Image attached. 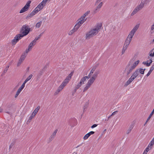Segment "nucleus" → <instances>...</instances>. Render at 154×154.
<instances>
[{"label": "nucleus", "instance_id": "53", "mask_svg": "<svg viewBox=\"0 0 154 154\" xmlns=\"http://www.w3.org/2000/svg\"><path fill=\"white\" fill-rule=\"evenodd\" d=\"M76 24H77L79 26H80L82 24L80 23L79 22H78Z\"/></svg>", "mask_w": 154, "mask_h": 154}, {"label": "nucleus", "instance_id": "11", "mask_svg": "<svg viewBox=\"0 0 154 154\" xmlns=\"http://www.w3.org/2000/svg\"><path fill=\"white\" fill-rule=\"evenodd\" d=\"M98 74V72H95L93 75L92 77L90 79L89 81L93 83L95 79H96Z\"/></svg>", "mask_w": 154, "mask_h": 154}, {"label": "nucleus", "instance_id": "40", "mask_svg": "<svg viewBox=\"0 0 154 154\" xmlns=\"http://www.w3.org/2000/svg\"><path fill=\"white\" fill-rule=\"evenodd\" d=\"M32 76V75L31 74L26 79L28 81L30 80Z\"/></svg>", "mask_w": 154, "mask_h": 154}, {"label": "nucleus", "instance_id": "56", "mask_svg": "<svg viewBox=\"0 0 154 154\" xmlns=\"http://www.w3.org/2000/svg\"><path fill=\"white\" fill-rule=\"evenodd\" d=\"M153 53L152 54V53H150L149 54V55L151 57H153L154 56V55Z\"/></svg>", "mask_w": 154, "mask_h": 154}, {"label": "nucleus", "instance_id": "47", "mask_svg": "<svg viewBox=\"0 0 154 154\" xmlns=\"http://www.w3.org/2000/svg\"><path fill=\"white\" fill-rule=\"evenodd\" d=\"M94 132L93 131H91L90 132H89L88 133V134H89V135L90 136V135H91L94 134Z\"/></svg>", "mask_w": 154, "mask_h": 154}, {"label": "nucleus", "instance_id": "15", "mask_svg": "<svg viewBox=\"0 0 154 154\" xmlns=\"http://www.w3.org/2000/svg\"><path fill=\"white\" fill-rule=\"evenodd\" d=\"M152 62V61L151 59H149L147 60L146 61H144L142 63L144 65H146V66L148 67L150 66Z\"/></svg>", "mask_w": 154, "mask_h": 154}, {"label": "nucleus", "instance_id": "28", "mask_svg": "<svg viewBox=\"0 0 154 154\" xmlns=\"http://www.w3.org/2000/svg\"><path fill=\"white\" fill-rule=\"evenodd\" d=\"M76 31L73 28L72 30H71L69 32L68 34L69 35H72L74 32H76Z\"/></svg>", "mask_w": 154, "mask_h": 154}, {"label": "nucleus", "instance_id": "38", "mask_svg": "<svg viewBox=\"0 0 154 154\" xmlns=\"http://www.w3.org/2000/svg\"><path fill=\"white\" fill-rule=\"evenodd\" d=\"M28 82V81L26 79L24 81L23 83L22 84V85H21V86L22 87H23V88H24L25 86V84Z\"/></svg>", "mask_w": 154, "mask_h": 154}, {"label": "nucleus", "instance_id": "61", "mask_svg": "<svg viewBox=\"0 0 154 154\" xmlns=\"http://www.w3.org/2000/svg\"><path fill=\"white\" fill-rule=\"evenodd\" d=\"M9 65H8V66H7L6 67V68H7V69H8V68H9Z\"/></svg>", "mask_w": 154, "mask_h": 154}, {"label": "nucleus", "instance_id": "49", "mask_svg": "<svg viewBox=\"0 0 154 154\" xmlns=\"http://www.w3.org/2000/svg\"><path fill=\"white\" fill-rule=\"evenodd\" d=\"M57 129H56L54 131V132L52 134H54V135H55V136H56V134L57 132Z\"/></svg>", "mask_w": 154, "mask_h": 154}, {"label": "nucleus", "instance_id": "3", "mask_svg": "<svg viewBox=\"0 0 154 154\" xmlns=\"http://www.w3.org/2000/svg\"><path fill=\"white\" fill-rule=\"evenodd\" d=\"M140 26V24H136L129 32L128 37L126 38L123 46L128 48L131 42L132 38L134 35L136 31L138 29Z\"/></svg>", "mask_w": 154, "mask_h": 154}, {"label": "nucleus", "instance_id": "16", "mask_svg": "<svg viewBox=\"0 0 154 154\" xmlns=\"http://www.w3.org/2000/svg\"><path fill=\"white\" fill-rule=\"evenodd\" d=\"M88 78V77L85 76L82 77L80 81V82L78 84V85H79L81 87L82 84H84V82L86 81V79H87V78Z\"/></svg>", "mask_w": 154, "mask_h": 154}, {"label": "nucleus", "instance_id": "20", "mask_svg": "<svg viewBox=\"0 0 154 154\" xmlns=\"http://www.w3.org/2000/svg\"><path fill=\"white\" fill-rule=\"evenodd\" d=\"M145 70V69H143L142 68H139V69H137L136 70V71H138V74H139V73H140L141 74H144V71Z\"/></svg>", "mask_w": 154, "mask_h": 154}, {"label": "nucleus", "instance_id": "27", "mask_svg": "<svg viewBox=\"0 0 154 154\" xmlns=\"http://www.w3.org/2000/svg\"><path fill=\"white\" fill-rule=\"evenodd\" d=\"M42 23V21L38 22L35 25L36 27L37 28H39L40 27Z\"/></svg>", "mask_w": 154, "mask_h": 154}, {"label": "nucleus", "instance_id": "4", "mask_svg": "<svg viewBox=\"0 0 154 154\" xmlns=\"http://www.w3.org/2000/svg\"><path fill=\"white\" fill-rule=\"evenodd\" d=\"M30 28L29 26L26 25H23L21 29L22 34H19L22 37L27 35L30 31Z\"/></svg>", "mask_w": 154, "mask_h": 154}, {"label": "nucleus", "instance_id": "51", "mask_svg": "<svg viewBox=\"0 0 154 154\" xmlns=\"http://www.w3.org/2000/svg\"><path fill=\"white\" fill-rule=\"evenodd\" d=\"M91 73H90L88 74V76H85V77H88V78H87V79H89V78H90L91 77Z\"/></svg>", "mask_w": 154, "mask_h": 154}, {"label": "nucleus", "instance_id": "22", "mask_svg": "<svg viewBox=\"0 0 154 154\" xmlns=\"http://www.w3.org/2000/svg\"><path fill=\"white\" fill-rule=\"evenodd\" d=\"M86 19H84L81 17L78 19V21L80 23L82 24L85 21H86Z\"/></svg>", "mask_w": 154, "mask_h": 154}, {"label": "nucleus", "instance_id": "57", "mask_svg": "<svg viewBox=\"0 0 154 154\" xmlns=\"http://www.w3.org/2000/svg\"><path fill=\"white\" fill-rule=\"evenodd\" d=\"M87 107L85 106H84V110L83 111L85 112V109H86Z\"/></svg>", "mask_w": 154, "mask_h": 154}, {"label": "nucleus", "instance_id": "30", "mask_svg": "<svg viewBox=\"0 0 154 154\" xmlns=\"http://www.w3.org/2000/svg\"><path fill=\"white\" fill-rule=\"evenodd\" d=\"M96 68H97V66H94L93 67V68L92 69H91V70L90 71V73L91 74L93 73V72H94L95 71V70L96 69Z\"/></svg>", "mask_w": 154, "mask_h": 154}, {"label": "nucleus", "instance_id": "44", "mask_svg": "<svg viewBox=\"0 0 154 154\" xmlns=\"http://www.w3.org/2000/svg\"><path fill=\"white\" fill-rule=\"evenodd\" d=\"M8 70V69L6 68H6L4 69V70L3 74H4L6 72H7Z\"/></svg>", "mask_w": 154, "mask_h": 154}, {"label": "nucleus", "instance_id": "10", "mask_svg": "<svg viewBox=\"0 0 154 154\" xmlns=\"http://www.w3.org/2000/svg\"><path fill=\"white\" fill-rule=\"evenodd\" d=\"M26 56V54L25 53L22 55L17 63V66H19L21 65L23 60H24Z\"/></svg>", "mask_w": 154, "mask_h": 154}, {"label": "nucleus", "instance_id": "21", "mask_svg": "<svg viewBox=\"0 0 154 154\" xmlns=\"http://www.w3.org/2000/svg\"><path fill=\"white\" fill-rule=\"evenodd\" d=\"M133 125H131L129 126L128 129L126 131V134H129L130 133L133 129Z\"/></svg>", "mask_w": 154, "mask_h": 154}, {"label": "nucleus", "instance_id": "13", "mask_svg": "<svg viewBox=\"0 0 154 154\" xmlns=\"http://www.w3.org/2000/svg\"><path fill=\"white\" fill-rule=\"evenodd\" d=\"M93 84V83L88 80L86 84L85 87L84 88L83 92H85L87 91V90Z\"/></svg>", "mask_w": 154, "mask_h": 154}, {"label": "nucleus", "instance_id": "48", "mask_svg": "<svg viewBox=\"0 0 154 154\" xmlns=\"http://www.w3.org/2000/svg\"><path fill=\"white\" fill-rule=\"evenodd\" d=\"M152 71H151L150 70H149L147 74L146 75V76L147 77H148L150 74L151 73Z\"/></svg>", "mask_w": 154, "mask_h": 154}, {"label": "nucleus", "instance_id": "46", "mask_svg": "<svg viewBox=\"0 0 154 154\" xmlns=\"http://www.w3.org/2000/svg\"><path fill=\"white\" fill-rule=\"evenodd\" d=\"M118 112V111H114V112H113L112 113L111 115V116H113L114 115L116 114Z\"/></svg>", "mask_w": 154, "mask_h": 154}, {"label": "nucleus", "instance_id": "41", "mask_svg": "<svg viewBox=\"0 0 154 154\" xmlns=\"http://www.w3.org/2000/svg\"><path fill=\"white\" fill-rule=\"evenodd\" d=\"M150 149L148 147H147L146 148V149L144 150V151L146 152L147 153L148 151Z\"/></svg>", "mask_w": 154, "mask_h": 154}, {"label": "nucleus", "instance_id": "19", "mask_svg": "<svg viewBox=\"0 0 154 154\" xmlns=\"http://www.w3.org/2000/svg\"><path fill=\"white\" fill-rule=\"evenodd\" d=\"M24 88L21 86L18 90L16 92V94L15 95V97H17L19 95L21 91Z\"/></svg>", "mask_w": 154, "mask_h": 154}, {"label": "nucleus", "instance_id": "9", "mask_svg": "<svg viewBox=\"0 0 154 154\" xmlns=\"http://www.w3.org/2000/svg\"><path fill=\"white\" fill-rule=\"evenodd\" d=\"M22 38L19 34L17 35L11 41L13 45H15L20 39Z\"/></svg>", "mask_w": 154, "mask_h": 154}, {"label": "nucleus", "instance_id": "43", "mask_svg": "<svg viewBox=\"0 0 154 154\" xmlns=\"http://www.w3.org/2000/svg\"><path fill=\"white\" fill-rule=\"evenodd\" d=\"M149 143L151 144L150 145H153L154 144V139H152Z\"/></svg>", "mask_w": 154, "mask_h": 154}, {"label": "nucleus", "instance_id": "6", "mask_svg": "<svg viewBox=\"0 0 154 154\" xmlns=\"http://www.w3.org/2000/svg\"><path fill=\"white\" fill-rule=\"evenodd\" d=\"M31 3V1H29L28 2H27L24 6L23 7L20 11V13H22L27 11L30 7V4Z\"/></svg>", "mask_w": 154, "mask_h": 154}, {"label": "nucleus", "instance_id": "29", "mask_svg": "<svg viewBox=\"0 0 154 154\" xmlns=\"http://www.w3.org/2000/svg\"><path fill=\"white\" fill-rule=\"evenodd\" d=\"M38 11V9H36L35 8L33 11L31 12V13L33 15H34L35 14L37 13Z\"/></svg>", "mask_w": 154, "mask_h": 154}, {"label": "nucleus", "instance_id": "31", "mask_svg": "<svg viewBox=\"0 0 154 154\" xmlns=\"http://www.w3.org/2000/svg\"><path fill=\"white\" fill-rule=\"evenodd\" d=\"M33 15L31 13L30 14H29L26 17V19H29L31 18Z\"/></svg>", "mask_w": 154, "mask_h": 154}, {"label": "nucleus", "instance_id": "12", "mask_svg": "<svg viewBox=\"0 0 154 154\" xmlns=\"http://www.w3.org/2000/svg\"><path fill=\"white\" fill-rule=\"evenodd\" d=\"M35 44V43L33 42V41L31 42L29 45L28 48L26 50L25 53H26V54H27L29 52V51L31 50Z\"/></svg>", "mask_w": 154, "mask_h": 154}, {"label": "nucleus", "instance_id": "35", "mask_svg": "<svg viewBox=\"0 0 154 154\" xmlns=\"http://www.w3.org/2000/svg\"><path fill=\"white\" fill-rule=\"evenodd\" d=\"M79 25H78L77 24H76L74 27V29L76 31L79 29V28L80 27Z\"/></svg>", "mask_w": 154, "mask_h": 154}, {"label": "nucleus", "instance_id": "64", "mask_svg": "<svg viewBox=\"0 0 154 154\" xmlns=\"http://www.w3.org/2000/svg\"><path fill=\"white\" fill-rule=\"evenodd\" d=\"M11 144L10 146H9V147H10V148H11V147H12V146H11Z\"/></svg>", "mask_w": 154, "mask_h": 154}, {"label": "nucleus", "instance_id": "14", "mask_svg": "<svg viewBox=\"0 0 154 154\" xmlns=\"http://www.w3.org/2000/svg\"><path fill=\"white\" fill-rule=\"evenodd\" d=\"M103 5V3L102 2H100L94 11V13L95 14L98 12L101 8Z\"/></svg>", "mask_w": 154, "mask_h": 154}, {"label": "nucleus", "instance_id": "25", "mask_svg": "<svg viewBox=\"0 0 154 154\" xmlns=\"http://www.w3.org/2000/svg\"><path fill=\"white\" fill-rule=\"evenodd\" d=\"M64 87L61 84V85L59 86V87L58 88L57 91H58V92H60L64 88Z\"/></svg>", "mask_w": 154, "mask_h": 154}, {"label": "nucleus", "instance_id": "37", "mask_svg": "<svg viewBox=\"0 0 154 154\" xmlns=\"http://www.w3.org/2000/svg\"><path fill=\"white\" fill-rule=\"evenodd\" d=\"M89 136H90L89 134L88 133L84 136L83 139L85 140H86L89 137Z\"/></svg>", "mask_w": 154, "mask_h": 154}, {"label": "nucleus", "instance_id": "17", "mask_svg": "<svg viewBox=\"0 0 154 154\" xmlns=\"http://www.w3.org/2000/svg\"><path fill=\"white\" fill-rule=\"evenodd\" d=\"M150 0H142L141 1V3H140V4L142 5L143 7L144 5L145 4H146L150 2Z\"/></svg>", "mask_w": 154, "mask_h": 154}, {"label": "nucleus", "instance_id": "24", "mask_svg": "<svg viewBox=\"0 0 154 154\" xmlns=\"http://www.w3.org/2000/svg\"><path fill=\"white\" fill-rule=\"evenodd\" d=\"M40 108V106H38L34 110V111L33 112V113H34L35 114H36L37 112H38V111L39 109Z\"/></svg>", "mask_w": 154, "mask_h": 154}, {"label": "nucleus", "instance_id": "7", "mask_svg": "<svg viewBox=\"0 0 154 154\" xmlns=\"http://www.w3.org/2000/svg\"><path fill=\"white\" fill-rule=\"evenodd\" d=\"M73 74V72H71L64 80L61 85H63L64 87L66 86L71 79Z\"/></svg>", "mask_w": 154, "mask_h": 154}, {"label": "nucleus", "instance_id": "2", "mask_svg": "<svg viewBox=\"0 0 154 154\" xmlns=\"http://www.w3.org/2000/svg\"><path fill=\"white\" fill-rule=\"evenodd\" d=\"M102 26V24L99 23L97 24L94 27L91 28V29L86 33L85 38L87 39H89L96 35L100 31Z\"/></svg>", "mask_w": 154, "mask_h": 154}, {"label": "nucleus", "instance_id": "18", "mask_svg": "<svg viewBox=\"0 0 154 154\" xmlns=\"http://www.w3.org/2000/svg\"><path fill=\"white\" fill-rule=\"evenodd\" d=\"M45 5H44L41 2L37 6L36 8H35L36 9H38V11H39L41 10L43 8L44 6Z\"/></svg>", "mask_w": 154, "mask_h": 154}, {"label": "nucleus", "instance_id": "32", "mask_svg": "<svg viewBox=\"0 0 154 154\" xmlns=\"http://www.w3.org/2000/svg\"><path fill=\"white\" fill-rule=\"evenodd\" d=\"M35 115L36 114H35L34 113L32 112L31 114V116H30L29 118V120H31L34 117Z\"/></svg>", "mask_w": 154, "mask_h": 154}, {"label": "nucleus", "instance_id": "62", "mask_svg": "<svg viewBox=\"0 0 154 154\" xmlns=\"http://www.w3.org/2000/svg\"><path fill=\"white\" fill-rule=\"evenodd\" d=\"M147 154V153L146 152H145L144 151L143 154Z\"/></svg>", "mask_w": 154, "mask_h": 154}, {"label": "nucleus", "instance_id": "54", "mask_svg": "<svg viewBox=\"0 0 154 154\" xmlns=\"http://www.w3.org/2000/svg\"><path fill=\"white\" fill-rule=\"evenodd\" d=\"M59 93V92L56 91L54 93V95H57Z\"/></svg>", "mask_w": 154, "mask_h": 154}, {"label": "nucleus", "instance_id": "50", "mask_svg": "<svg viewBox=\"0 0 154 154\" xmlns=\"http://www.w3.org/2000/svg\"><path fill=\"white\" fill-rule=\"evenodd\" d=\"M97 124H94L92 125L91 127V128H94L96 127L97 126Z\"/></svg>", "mask_w": 154, "mask_h": 154}, {"label": "nucleus", "instance_id": "26", "mask_svg": "<svg viewBox=\"0 0 154 154\" xmlns=\"http://www.w3.org/2000/svg\"><path fill=\"white\" fill-rule=\"evenodd\" d=\"M55 136L54 135V134H52L50 136V137L49 138V140L48 141L49 142L51 141L53 139H54V137H55Z\"/></svg>", "mask_w": 154, "mask_h": 154}, {"label": "nucleus", "instance_id": "33", "mask_svg": "<svg viewBox=\"0 0 154 154\" xmlns=\"http://www.w3.org/2000/svg\"><path fill=\"white\" fill-rule=\"evenodd\" d=\"M127 48H127L126 47H125L124 46H123L121 53L122 54H123L124 53L125 51L127 49Z\"/></svg>", "mask_w": 154, "mask_h": 154}, {"label": "nucleus", "instance_id": "36", "mask_svg": "<svg viewBox=\"0 0 154 154\" xmlns=\"http://www.w3.org/2000/svg\"><path fill=\"white\" fill-rule=\"evenodd\" d=\"M80 86L78 84L75 86V88L74 90V92L75 93L76 91L78 89Z\"/></svg>", "mask_w": 154, "mask_h": 154}, {"label": "nucleus", "instance_id": "45", "mask_svg": "<svg viewBox=\"0 0 154 154\" xmlns=\"http://www.w3.org/2000/svg\"><path fill=\"white\" fill-rule=\"evenodd\" d=\"M39 39V38L36 37L35 38V39H34L32 41L33 42L35 43V44H36V41Z\"/></svg>", "mask_w": 154, "mask_h": 154}, {"label": "nucleus", "instance_id": "59", "mask_svg": "<svg viewBox=\"0 0 154 154\" xmlns=\"http://www.w3.org/2000/svg\"><path fill=\"white\" fill-rule=\"evenodd\" d=\"M111 116H111V115L110 116H109V117H108V119H107V120H108L109 119H110V118H111Z\"/></svg>", "mask_w": 154, "mask_h": 154}, {"label": "nucleus", "instance_id": "55", "mask_svg": "<svg viewBox=\"0 0 154 154\" xmlns=\"http://www.w3.org/2000/svg\"><path fill=\"white\" fill-rule=\"evenodd\" d=\"M101 0H97L96 2H95V5L97 4Z\"/></svg>", "mask_w": 154, "mask_h": 154}, {"label": "nucleus", "instance_id": "58", "mask_svg": "<svg viewBox=\"0 0 154 154\" xmlns=\"http://www.w3.org/2000/svg\"><path fill=\"white\" fill-rule=\"evenodd\" d=\"M43 33H44L43 32H42L40 34V35H39V36H40L41 37V36L42 35V34H43Z\"/></svg>", "mask_w": 154, "mask_h": 154}, {"label": "nucleus", "instance_id": "8", "mask_svg": "<svg viewBox=\"0 0 154 154\" xmlns=\"http://www.w3.org/2000/svg\"><path fill=\"white\" fill-rule=\"evenodd\" d=\"M143 8L142 5H140V4L138 5L131 13V16L134 15L139 11L141 10Z\"/></svg>", "mask_w": 154, "mask_h": 154}, {"label": "nucleus", "instance_id": "60", "mask_svg": "<svg viewBox=\"0 0 154 154\" xmlns=\"http://www.w3.org/2000/svg\"><path fill=\"white\" fill-rule=\"evenodd\" d=\"M2 111V109L1 108H0V112H1Z\"/></svg>", "mask_w": 154, "mask_h": 154}, {"label": "nucleus", "instance_id": "34", "mask_svg": "<svg viewBox=\"0 0 154 154\" xmlns=\"http://www.w3.org/2000/svg\"><path fill=\"white\" fill-rule=\"evenodd\" d=\"M43 73V71H41L38 73L37 77L38 78H40V76L42 75Z\"/></svg>", "mask_w": 154, "mask_h": 154}, {"label": "nucleus", "instance_id": "23", "mask_svg": "<svg viewBox=\"0 0 154 154\" xmlns=\"http://www.w3.org/2000/svg\"><path fill=\"white\" fill-rule=\"evenodd\" d=\"M90 12V11H87L81 17L85 19V17L88 15Z\"/></svg>", "mask_w": 154, "mask_h": 154}, {"label": "nucleus", "instance_id": "1", "mask_svg": "<svg viewBox=\"0 0 154 154\" xmlns=\"http://www.w3.org/2000/svg\"><path fill=\"white\" fill-rule=\"evenodd\" d=\"M139 60L135 61L134 58L131 59L130 60L126 66L125 70L127 75H128L131 74L139 64Z\"/></svg>", "mask_w": 154, "mask_h": 154}, {"label": "nucleus", "instance_id": "52", "mask_svg": "<svg viewBox=\"0 0 154 154\" xmlns=\"http://www.w3.org/2000/svg\"><path fill=\"white\" fill-rule=\"evenodd\" d=\"M151 145V144L150 143H149L147 147H149V148L150 149H151L152 148V146H153V145Z\"/></svg>", "mask_w": 154, "mask_h": 154}, {"label": "nucleus", "instance_id": "39", "mask_svg": "<svg viewBox=\"0 0 154 154\" xmlns=\"http://www.w3.org/2000/svg\"><path fill=\"white\" fill-rule=\"evenodd\" d=\"M28 82V81L26 79L24 81L23 83L22 84V85H21V86L22 87H23V88H24L25 86V84Z\"/></svg>", "mask_w": 154, "mask_h": 154}, {"label": "nucleus", "instance_id": "63", "mask_svg": "<svg viewBox=\"0 0 154 154\" xmlns=\"http://www.w3.org/2000/svg\"><path fill=\"white\" fill-rule=\"evenodd\" d=\"M11 63H12L11 62H10L9 63V65H11Z\"/></svg>", "mask_w": 154, "mask_h": 154}, {"label": "nucleus", "instance_id": "5", "mask_svg": "<svg viewBox=\"0 0 154 154\" xmlns=\"http://www.w3.org/2000/svg\"><path fill=\"white\" fill-rule=\"evenodd\" d=\"M139 75L137 71L136 70L133 72L132 75L125 83V85L127 86L130 84Z\"/></svg>", "mask_w": 154, "mask_h": 154}, {"label": "nucleus", "instance_id": "42", "mask_svg": "<svg viewBox=\"0 0 154 154\" xmlns=\"http://www.w3.org/2000/svg\"><path fill=\"white\" fill-rule=\"evenodd\" d=\"M154 69V63L152 65V66H151V67L150 68V70L152 71Z\"/></svg>", "mask_w": 154, "mask_h": 154}]
</instances>
